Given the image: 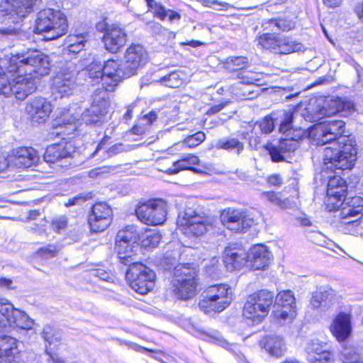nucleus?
I'll use <instances>...</instances> for the list:
<instances>
[{
	"mask_svg": "<svg viewBox=\"0 0 363 363\" xmlns=\"http://www.w3.org/2000/svg\"><path fill=\"white\" fill-rule=\"evenodd\" d=\"M42 337L44 339V340L48 344L46 346V353L52 359H55L52 352L61 343L62 335L60 333L57 331L50 325H45L43 329Z\"/></svg>",
	"mask_w": 363,
	"mask_h": 363,
	"instance_id": "nucleus-29",
	"label": "nucleus"
},
{
	"mask_svg": "<svg viewBox=\"0 0 363 363\" xmlns=\"http://www.w3.org/2000/svg\"><path fill=\"white\" fill-rule=\"evenodd\" d=\"M294 114L291 112H285L284 118L279 125V131L284 137L281 138L277 143V147L272 150L275 153L278 150H282L286 158L289 157L299 146V141L303 139L305 130L301 128L294 127Z\"/></svg>",
	"mask_w": 363,
	"mask_h": 363,
	"instance_id": "nucleus-7",
	"label": "nucleus"
},
{
	"mask_svg": "<svg viewBox=\"0 0 363 363\" xmlns=\"http://www.w3.org/2000/svg\"><path fill=\"white\" fill-rule=\"evenodd\" d=\"M68 224L67 218L65 216H60L54 218L51 221V227L52 230L57 233H61L64 231Z\"/></svg>",
	"mask_w": 363,
	"mask_h": 363,
	"instance_id": "nucleus-53",
	"label": "nucleus"
},
{
	"mask_svg": "<svg viewBox=\"0 0 363 363\" xmlns=\"http://www.w3.org/2000/svg\"><path fill=\"white\" fill-rule=\"evenodd\" d=\"M74 152V147L70 143L52 144L47 147L44 153V160L48 163L61 162L60 166L67 167L70 164L69 160Z\"/></svg>",
	"mask_w": 363,
	"mask_h": 363,
	"instance_id": "nucleus-18",
	"label": "nucleus"
},
{
	"mask_svg": "<svg viewBox=\"0 0 363 363\" xmlns=\"http://www.w3.org/2000/svg\"><path fill=\"white\" fill-rule=\"evenodd\" d=\"M363 214V199L359 196L344 199L342 207L338 210L340 218H353Z\"/></svg>",
	"mask_w": 363,
	"mask_h": 363,
	"instance_id": "nucleus-28",
	"label": "nucleus"
},
{
	"mask_svg": "<svg viewBox=\"0 0 363 363\" xmlns=\"http://www.w3.org/2000/svg\"><path fill=\"white\" fill-rule=\"evenodd\" d=\"M79 74L80 72L74 62L66 63L52 79V93L55 97L61 98L72 95L82 84L77 79Z\"/></svg>",
	"mask_w": 363,
	"mask_h": 363,
	"instance_id": "nucleus-9",
	"label": "nucleus"
},
{
	"mask_svg": "<svg viewBox=\"0 0 363 363\" xmlns=\"http://www.w3.org/2000/svg\"><path fill=\"white\" fill-rule=\"evenodd\" d=\"M316 102L317 108H315L312 104L306 108L310 113L308 116V120L311 122L320 121L325 116H331L340 112L350 113L354 109L353 102L346 98L328 97L317 100Z\"/></svg>",
	"mask_w": 363,
	"mask_h": 363,
	"instance_id": "nucleus-10",
	"label": "nucleus"
},
{
	"mask_svg": "<svg viewBox=\"0 0 363 363\" xmlns=\"http://www.w3.org/2000/svg\"><path fill=\"white\" fill-rule=\"evenodd\" d=\"M12 77L11 74H6L0 67V94L9 96L12 94Z\"/></svg>",
	"mask_w": 363,
	"mask_h": 363,
	"instance_id": "nucleus-43",
	"label": "nucleus"
},
{
	"mask_svg": "<svg viewBox=\"0 0 363 363\" xmlns=\"http://www.w3.org/2000/svg\"><path fill=\"white\" fill-rule=\"evenodd\" d=\"M222 224L235 233L246 231L254 224L253 218L246 211L228 208L220 213Z\"/></svg>",
	"mask_w": 363,
	"mask_h": 363,
	"instance_id": "nucleus-14",
	"label": "nucleus"
},
{
	"mask_svg": "<svg viewBox=\"0 0 363 363\" xmlns=\"http://www.w3.org/2000/svg\"><path fill=\"white\" fill-rule=\"evenodd\" d=\"M199 307L205 313H219L225 309L233 300V290L228 284H220L208 286Z\"/></svg>",
	"mask_w": 363,
	"mask_h": 363,
	"instance_id": "nucleus-8",
	"label": "nucleus"
},
{
	"mask_svg": "<svg viewBox=\"0 0 363 363\" xmlns=\"http://www.w3.org/2000/svg\"><path fill=\"white\" fill-rule=\"evenodd\" d=\"M257 41L264 49L277 55H289L304 50L302 43L284 35L266 33L260 35Z\"/></svg>",
	"mask_w": 363,
	"mask_h": 363,
	"instance_id": "nucleus-11",
	"label": "nucleus"
},
{
	"mask_svg": "<svg viewBox=\"0 0 363 363\" xmlns=\"http://www.w3.org/2000/svg\"><path fill=\"white\" fill-rule=\"evenodd\" d=\"M340 359L342 363H363L356 349L352 347H344L340 352Z\"/></svg>",
	"mask_w": 363,
	"mask_h": 363,
	"instance_id": "nucleus-41",
	"label": "nucleus"
},
{
	"mask_svg": "<svg viewBox=\"0 0 363 363\" xmlns=\"http://www.w3.org/2000/svg\"><path fill=\"white\" fill-rule=\"evenodd\" d=\"M276 26L277 31L282 30L284 32L291 30L294 28V23L288 19H278L277 22H272Z\"/></svg>",
	"mask_w": 363,
	"mask_h": 363,
	"instance_id": "nucleus-56",
	"label": "nucleus"
},
{
	"mask_svg": "<svg viewBox=\"0 0 363 363\" xmlns=\"http://www.w3.org/2000/svg\"><path fill=\"white\" fill-rule=\"evenodd\" d=\"M114 128H115L114 126H111V125H109V127L106 128V130H105V135H104V138L102 139L101 143L98 145L96 150L91 154L92 157H95L100 152V150L103 148V145L105 143V142L108 139L111 138V135H112V133L114 130Z\"/></svg>",
	"mask_w": 363,
	"mask_h": 363,
	"instance_id": "nucleus-60",
	"label": "nucleus"
},
{
	"mask_svg": "<svg viewBox=\"0 0 363 363\" xmlns=\"http://www.w3.org/2000/svg\"><path fill=\"white\" fill-rule=\"evenodd\" d=\"M218 147L228 150H235L240 154L243 150V144L238 140L233 138L227 140H220L217 145Z\"/></svg>",
	"mask_w": 363,
	"mask_h": 363,
	"instance_id": "nucleus-48",
	"label": "nucleus"
},
{
	"mask_svg": "<svg viewBox=\"0 0 363 363\" xmlns=\"http://www.w3.org/2000/svg\"><path fill=\"white\" fill-rule=\"evenodd\" d=\"M85 74L89 77L90 82L95 84L104 78V65L97 60H94L87 67Z\"/></svg>",
	"mask_w": 363,
	"mask_h": 363,
	"instance_id": "nucleus-33",
	"label": "nucleus"
},
{
	"mask_svg": "<svg viewBox=\"0 0 363 363\" xmlns=\"http://www.w3.org/2000/svg\"><path fill=\"white\" fill-rule=\"evenodd\" d=\"M206 139V135L201 131L187 137L182 143H179L176 145L180 147L187 146L189 147H195L203 143Z\"/></svg>",
	"mask_w": 363,
	"mask_h": 363,
	"instance_id": "nucleus-45",
	"label": "nucleus"
},
{
	"mask_svg": "<svg viewBox=\"0 0 363 363\" xmlns=\"http://www.w3.org/2000/svg\"><path fill=\"white\" fill-rule=\"evenodd\" d=\"M238 78L241 83L245 84H252L259 81L257 74L251 71H242L238 74Z\"/></svg>",
	"mask_w": 363,
	"mask_h": 363,
	"instance_id": "nucleus-54",
	"label": "nucleus"
},
{
	"mask_svg": "<svg viewBox=\"0 0 363 363\" xmlns=\"http://www.w3.org/2000/svg\"><path fill=\"white\" fill-rule=\"evenodd\" d=\"M9 323L19 329L30 330L33 328L34 321L25 312L17 309Z\"/></svg>",
	"mask_w": 363,
	"mask_h": 363,
	"instance_id": "nucleus-32",
	"label": "nucleus"
},
{
	"mask_svg": "<svg viewBox=\"0 0 363 363\" xmlns=\"http://www.w3.org/2000/svg\"><path fill=\"white\" fill-rule=\"evenodd\" d=\"M277 308H296V300L293 292L290 290L280 291L275 299Z\"/></svg>",
	"mask_w": 363,
	"mask_h": 363,
	"instance_id": "nucleus-35",
	"label": "nucleus"
},
{
	"mask_svg": "<svg viewBox=\"0 0 363 363\" xmlns=\"http://www.w3.org/2000/svg\"><path fill=\"white\" fill-rule=\"evenodd\" d=\"M79 119V115L73 113L70 108L65 109L60 112V116L55 120V126H62V125H72Z\"/></svg>",
	"mask_w": 363,
	"mask_h": 363,
	"instance_id": "nucleus-38",
	"label": "nucleus"
},
{
	"mask_svg": "<svg viewBox=\"0 0 363 363\" xmlns=\"http://www.w3.org/2000/svg\"><path fill=\"white\" fill-rule=\"evenodd\" d=\"M39 159V154L34 148L21 147L15 150L11 162L18 168H28L35 165Z\"/></svg>",
	"mask_w": 363,
	"mask_h": 363,
	"instance_id": "nucleus-23",
	"label": "nucleus"
},
{
	"mask_svg": "<svg viewBox=\"0 0 363 363\" xmlns=\"http://www.w3.org/2000/svg\"><path fill=\"white\" fill-rule=\"evenodd\" d=\"M267 182L272 186H279L282 184V178L279 174H274L268 177Z\"/></svg>",
	"mask_w": 363,
	"mask_h": 363,
	"instance_id": "nucleus-63",
	"label": "nucleus"
},
{
	"mask_svg": "<svg viewBox=\"0 0 363 363\" xmlns=\"http://www.w3.org/2000/svg\"><path fill=\"white\" fill-rule=\"evenodd\" d=\"M351 320V315L346 313H340L333 320L330 330L338 341H344L350 336L352 332Z\"/></svg>",
	"mask_w": 363,
	"mask_h": 363,
	"instance_id": "nucleus-22",
	"label": "nucleus"
},
{
	"mask_svg": "<svg viewBox=\"0 0 363 363\" xmlns=\"http://www.w3.org/2000/svg\"><path fill=\"white\" fill-rule=\"evenodd\" d=\"M115 249L117 252L118 258L121 263L128 266L135 262V259L133 257V248L130 245L121 243V246L119 247L118 242L116 240Z\"/></svg>",
	"mask_w": 363,
	"mask_h": 363,
	"instance_id": "nucleus-34",
	"label": "nucleus"
},
{
	"mask_svg": "<svg viewBox=\"0 0 363 363\" xmlns=\"http://www.w3.org/2000/svg\"><path fill=\"white\" fill-rule=\"evenodd\" d=\"M273 292L259 290L247 296L243 306V316L254 324L262 323L269 314L274 301Z\"/></svg>",
	"mask_w": 363,
	"mask_h": 363,
	"instance_id": "nucleus-5",
	"label": "nucleus"
},
{
	"mask_svg": "<svg viewBox=\"0 0 363 363\" xmlns=\"http://www.w3.org/2000/svg\"><path fill=\"white\" fill-rule=\"evenodd\" d=\"M58 251L59 249L57 245L54 244H50L38 250L36 254L38 256L43 259H49L55 257L57 255Z\"/></svg>",
	"mask_w": 363,
	"mask_h": 363,
	"instance_id": "nucleus-51",
	"label": "nucleus"
},
{
	"mask_svg": "<svg viewBox=\"0 0 363 363\" xmlns=\"http://www.w3.org/2000/svg\"><path fill=\"white\" fill-rule=\"evenodd\" d=\"M223 262L229 271L240 269L247 262V254L241 249L226 247Z\"/></svg>",
	"mask_w": 363,
	"mask_h": 363,
	"instance_id": "nucleus-27",
	"label": "nucleus"
},
{
	"mask_svg": "<svg viewBox=\"0 0 363 363\" xmlns=\"http://www.w3.org/2000/svg\"><path fill=\"white\" fill-rule=\"evenodd\" d=\"M125 69H127L128 76L136 74L138 69L141 68L146 62L147 52L144 48L139 45H132L126 50L125 54Z\"/></svg>",
	"mask_w": 363,
	"mask_h": 363,
	"instance_id": "nucleus-20",
	"label": "nucleus"
},
{
	"mask_svg": "<svg viewBox=\"0 0 363 363\" xmlns=\"http://www.w3.org/2000/svg\"><path fill=\"white\" fill-rule=\"evenodd\" d=\"M86 200L85 196L82 195L69 199L68 202L66 203L67 206H71L74 205L82 204Z\"/></svg>",
	"mask_w": 363,
	"mask_h": 363,
	"instance_id": "nucleus-64",
	"label": "nucleus"
},
{
	"mask_svg": "<svg viewBox=\"0 0 363 363\" xmlns=\"http://www.w3.org/2000/svg\"><path fill=\"white\" fill-rule=\"evenodd\" d=\"M345 123L341 120L325 121L316 124L314 135L318 145L329 143L324 149L323 162L326 169L331 170L350 169L356 160L357 150L347 144L345 133Z\"/></svg>",
	"mask_w": 363,
	"mask_h": 363,
	"instance_id": "nucleus-2",
	"label": "nucleus"
},
{
	"mask_svg": "<svg viewBox=\"0 0 363 363\" xmlns=\"http://www.w3.org/2000/svg\"><path fill=\"white\" fill-rule=\"evenodd\" d=\"M247 59L245 57H233L228 58L226 67L231 72L244 69L247 64Z\"/></svg>",
	"mask_w": 363,
	"mask_h": 363,
	"instance_id": "nucleus-47",
	"label": "nucleus"
},
{
	"mask_svg": "<svg viewBox=\"0 0 363 363\" xmlns=\"http://www.w3.org/2000/svg\"><path fill=\"white\" fill-rule=\"evenodd\" d=\"M346 182L340 176L331 177L328 183L327 196L325 199L326 208L329 211L339 210L342 207L345 193Z\"/></svg>",
	"mask_w": 363,
	"mask_h": 363,
	"instance_id": "nucleus-15",
	"label": "nucleus"
},
{
	"mask_svg": "<svg viewBox=\"0 0 363 363\" xmlns=\"http://www.w3.org/2000/svg\"><path fill=\"white\" fill-rule=\"evenodd\" d=\"M161 240V235L156 230H147L141 241L142 246L145 248L156 247Z\"/></svg>",
	"mask_w": 363,
	"mask_h": 363,
	"instance_id": "nucleus-39",
	"label": "nucleus"
},
{
	"mask_svg": "<svg viewBox=\"0 0 363 363\" xmlns=\"http://www.w3.org/2000/svg\"><path fill=\"white\" fill-rule=\"evenodd\" d=\"M257 128L259 130L262 134H269L273 131L274 128V123L273 118L269 116H265L263 119L256 123L254 128L255 134L257 133Z\"/></svg>",
	"mask_w": 363,
	"mask_h": 363,
	"instance_id": "nucleus-46",
	"label": "nucleus"
},
{
	"mask_svg": "<svg viewBox=\"0 0 363 363\" xmlns=\"http://www.w3.org/2000/svg\"><path fill=\"white\" fill-rule=\"evenodd\" d=\"M91 274L104 281H108L110 278L108 273L102 269H93L91 272Z\"/></svg>",
	"mask_w": 363,
	"mask_h": 363,
	"instance_id": "nucleus-62",
	"label": "nucleus"
},
{
	"mask_svg": "<svg viewBox=\"0 0 363 363\" xmlns=\"http://www.w3.org/2000/svg\"><path fill=\"white\" fill-rule=\"evenodd\" d=\"M184 281H174L173 282V291L175 296L179 299H189L194 297L196 294V282L194 281V294L188 297H182V294L187 292V286H182Z\"/></svg>",
	"mask_w": 363,
	"mask_h": 363,
	"instance_id": "nucleus-49",
	"label": "nucleus"
},
{
	"mask_svg": "<svg viewBox=\"0 0 363 363\" xmlns=\"http://www.w3.org/2000/svg\"><path fill=\"white\" fill-rule=\"evenodd\" d=\"M104 78L103 88L96 89L92 94V103L82 114V121L86 124H97L103 123L109 107L108 91L114 90L115 86L128 76L125 65L118 61L108 60L104 64Z\"/></svg>",
	"mask_w": 363,
	"mask_h": 363,
	"instance_id": "nucleus-3",
	"label": "nucleus"
},
{
	"mask_svg": "<svg viewBox=\"0 0 363 363\" xmlns=\"http://www.w3.org/2000/svg\"><path fill=\"white\" fill-rule=\"evenodd\" d=\"M215 219L201 216L191 208L186 209L177 218L178 229L188 238H197L204 235L213 228Z\"/></svg>",
	"mask_w": 363,
	"mask_h": 363,
	"instance_id": "nucleus-6",
	"label": "nucleus"
},
{
	"mask_svg": "<svg viewBox=\"0 0 363 363\" xmlns=\"http://www.w3.org/2000/svg\"><path fill=\"white\" fill-rule=\"evenodd\" d=\"M167 265V269L174 268V274L178 277L174 281H184L182 286H187V292L182 294V297H188L194 294V281H196V272L194 268H190V264H177L176 259H169L165 257L163 261Z\"/></svg>",
	"mask_w": 363,
	"mask_h": 363,
	"instance_id": "nucleus-16",
	"label": "nucleus"
},
{
	"mask_svg": "<svg viewBox=\"0 0 363 363\" xmlns=\"http://www.w3.org/2000/svg\"><path fill=\"white\" fill-rule=\"evenodd\" d=\"M272 257L270 252L264 245H256L247 255V262L255 270L264 269L269 266Z\"/></svg>",
	"mask_w": 363,
	"mask_h": 363,
	"instance_id": "nucleus-26",
	"label": "nucleus"
},
{
	"mask_svg": "<svg viewBox=\"0 0 363 363\" xmlns=\"http://www.w3.org/2000/svg\"><path fill=\"white\" fill-rule=\"evenodd\" d=\"M52 110L51 103L45 98L35 96L30 99L25 107L26 113L30 117L33 122H45L50 116Z\"/></svg>",
	"mask_w": 363,
	"mask_h": 363,
	"instance_id": "nucleus-19",
	"label": "nucleus"
},
{
	"mask_svg": "<svg viewBox=\"0 0 363 363\" xmlns=\"http://www.w3.org/2000/svg\"><path fill=\"white\" fill-rule=\"evenodd\" d=\"M135 240V236L134 234L128 230H122L118 231L116 238V240L118 242L119 247H121V243H127L131 245V243L134 242Z\"/></svg>",
	"mask_w": 363,
	"mask_h": 363,
	"instance_id": "nucleus-52",
	"label": "nucleus"
},
{
	"mask_svg": "<svg viewBox=\"0 0 363 363\" xmlns=\"http://www.w3.org/2000/svg\"><path fill=\"white\" fill-rule=\"evenodd\" d=\"M259 346L270 356L277 358L284 356L286 351L285 340L281 336L277 335L264 336L259 341Z\"/></svg>",
	"mask_w": 363,
	"mask_h": 363,
	"instance_id": "nucleus-24",
	"label": "nucleus"
},
{
	"mask_svg": "<svg viewBox=\"0 0 363 363\" xmlns=\"http://www.w3.org/2000/svg\"><path fill=\"white\" fill-rule=\"evenodd\" d=\"M262 198L267 200L281 209H287L293 206V203L289 199H282L280 194L274 191H264L262 194Z\"/></svg>",
	"mask_w": 363,
	"mask_h": 363,
	"instance_id": "nucleus-36",
	"label": "nucleus"
},
{
	"mask_svg": "<svg viewBox=\"0 0 363 363\" xmlns=\"http://www.w3.org/2000/svg\"><path fill=\"white\" fill-rule=\"evenodd\" d=\"M113 211L106 203L99 202L92 206L88 222L91 230L95 233L106 230L112 221Z\"/></svg>",
	"mask_w": 363,
	"mask_h": 363,
	"instance_id": "nucleus-17",
	"label": "nucleus"
},
{
	"mask_svg": "<svg viewBox=\"0 0 363 363\" xmlns=\"http://www.w3.org/2000/svg\"><path fill=\"white\" fill-rule=\"evenodd\" d=\"M311 363H329L331 360V354L329 351L323 352L318 355H315L312 359H308Z\"/></svg>",
	"mask_w": 363,
	"mask_h": 363,
	"instance_id": "nucleus-57",
	"label": "nucleus"
},
{
	"mask_svg": "<svg viewBox=\"0 0 363 363\" xmlns=\"http://www.w3.org/2000/svg\"><path fill=\"white\" fill-rule=\"evenodd\" d=\"M340 227L344 230L345 233L354 234L357 233V227L359 225V221L358 218H348L344 219L340 218Z\"/></svg>",
	"mask_w": 363,
	"mask_h": 363,
	"instance_id": "nucleus-50",
	"label": "nucleus"
},
{
	"mask_svg": "<svg viewBox=\"0 0 363 363\" xmlns=\"http://www.w3.org/2000/svg\"><path fill=\"white\" fill-rule=\"evenodd\" d=\"M160 82L170 88L179 87L184 82V79L181 76V72L178 71L172 72L160 79Z\"/></svg>",
	"mask_w": 363,
	"mask_h": 363,
	"instance_id": "nucleus-40",
	"label": "nucleus"
},
{
	"mask_svg": "<svg viewBox=\"0 0 363 363\" xmlns=\"http://www.w3.org/2000/svg\"><path fill=\"white\" fill-rule=\"evenodd\" d=\"M49 69V57L39 50L24 48L12 55L7 66L12 77L11 95L24 100L37 89L33 74L46 75Z\"/></svg>",
	"mask_w": 363,
	"mask_h": 363,
	"instance_id": "nucleus-1",
	"label": "nucleus"
},
{
	"mask_svg": "<svg viewBox=\"0 0 363 363\" xmlns=\"http://www.w3.org/2000/svg\"><path fill=\"white\" fill-rule=\"evenodd\" d=\"M128 266L125 277L130 281L131 288L140 294H146L152 290L155 273L140 262H134Z\"/></svg>",
	"mask_w": 363,
	"mask_h": 363,
	"instance_id": "nucleus-12",
	"label": "nucleus"
},
{
	"mask_svg": "<svg viewBox=\"0 0 363 363\" xmlns=\"http://www.w3.org/2000/svg\"><path fill=\"white\" fill-rule=\"evenodd\" d=\"M0 352L1 361L5 363H18L19 350L17 340L8 335L0 337Z\"/></svg>",
	"mask_w": 363,
	"mask_h": 363,
	"instance_id": "nucleus-25",
	"label": "nucleus"
},
{
	"mask_svg": "<svg viewBox=\"0 0 363 363\" xmlns=\"http://www.w3.org/2000/svg\"><path fill=\"white\" fill-rule=\"evenodd\" d=\"M334 297V291L332 289L318 290L313 294L311 303L313 308L328 307Z\"/></svg>",
	"mask_w": 363,
	"mask_h": 363,
	"instance_id": "nucleus-31",
	"label": "nucleus"
},
{
	"mask_svg": "<svg viewBox=\"0 0 363 363\" xmlns=\"http://www.w3.org/2000/svg\"><path fill=\"white\" fill-rule=\"evenodd\" d=\"M274 147H277V144H268L266 145V149L269 152V154L271 157L272 162H279L285 161L286 159L284 153H282V150H278L275 153L272 152V149Z\"/></svg>",
	"mask_w": 363,
	"mask_h": 363,
	"instance_id": "nucleus-55",
	"label": "nucleus"
},
{
	"mask_svg": "<svg viewBox=\"0 0 363 363\" xmlns=\"http://www.w3.org/2000/svg\"><path fill=\"white\" fill-rule=\"evenodd\" d=\"M35 30L37 33L47 34L49 40L58 38L68 30L66 16L59 10L43 9L38 13Z\"/></svg>",
	"mask_w": 363,
	"mask_h": 363,
	"instance_id": "nucleus-4",
	"label": "nucleus"
},
{
	"mask_svg": "<svg viewBox=\"0 0 363 363\" xmlns=\"http://www.w3.org/2000/svg\"><path fill=\"white\" fill-rule=\"evenodd\" d=\"M123 151V147L121 144H118L113 145L108 150L104 152V155L102 157L103 160L106 158L113 157Z\"/></svg>",
	"mask_w": 363,
	"mask_h": 363,
	"instance_id": "nucleus-61",
	"label": "nucleus"
},
{
	"mask_svg": "<svg viewBox=\"0 0 363 363\" xmlns=\"http://www.w3.org/2000/svg\"><path fill=\"white\" fill-rule=\"evenodd\" d=\"M167 203L162 199H151L138 205L135 209L137 218L148 225L163 224L167 218Z\"/></svg>",
	"mask_w": 363,
	"mask_h": 363,
	"instance_id": "nucleus-13",
	"label": "nucleus"
},
{
	"mask_svg": "<svg viewBox=\"0 0 363 363\" xmlns=\"http://www.w3.org/2000/svg\"><path fill=\"white\" fill-rule=\"evenodd\" d=\"M149 8L150 9L154 10L155 15L162 20H164L166 17H167V11L165 8L157 3V1H154L152 6H150Z\"/></svg>",
	"mask_w": 363,
	"mask_h": 363,
	"instance_id": "nucleus-58",
	"label": "nucleus"
},
{
	"mask_svg": "<svg viewBox=\"0 0 363 363\" xmlns=\"http://www.w3.org/2000/svg\"><path fill=\"white\" fill-rule=\"evenodd\" d=\"M325 346L318 340L308 341L305 348L307 359H312L315 355H318L323 352H327L328 350L325 348Z\"/></svg>",
	"mask_w": 363,
	"mask_h": 363,
	"instance_id": "nucleus-44",
	"label": "nucleus"
},
{
	"mask_svg": "<svg viewBox=\"0 0 363 363\" xmlns=\"http://www.w3.org/2000/svg\"><path fill=\"white\" fill-rule=\"evenodd\" d=\"M199 162V160L197 156L194 155H188L182 159L174 162L173 164V167L169 168L167 170V172L169 174H175L181 170L184 169H190L194 171L195 169L192 168L191 166L197 164Z\"/></svg>",
	"mask_w": 363,
	"mask_h": 363,
	"instance_id": "nucleus-30",
	"label": "nucleus"
},
{
	"mask_svg": "<svg viewBox=\"0 0 363 363\" xmlns=\"http://www.w3.org/2000/svg\"><path fill=\"white\" fill-rule=\"evenodd\" d=\"M80 42H77L76 44H68V45L66 48V52L68 54H77L82 51L84 46L85 43H86V40H80Z\"/></svg>",
	"mask_w": 363,
	"mask_h": 363,
	"instance_id": "nucleus-59",
	"label": "nucleus"
},
{
	"mask_svg": "<svg viewBox=\"0 0 363 363\" xmlns=\"http://www.w3.org/2000/svg\"><path fill=\"white\" fill-rule=\"evenodd\" d=\"M295 316V308H277L274 311V318L281 325L290 323Z\"/></svg>",
	"mask_w": 363,
	"mask_h": 363,
	"instance_id": "nucleus-42",
	"label": "nucleus"
},
{
	"mask_svg": "<svg viewBox=\"0 0 363 363\" xmlns=\"http://www.w3.org/2000/svg\"><path fill=\"white\" fill-rule=\"evenodd\" d=\"M125 32L117 26L108 27L103 36L105 48L112 53L119 51L126 43Z\"/></svg>",
	"mask_w": 363,
	"mask_h": 363,
	"instance_id": "nucleus-21",
	"label": "nucleus"
},
{
	"mask_svg": "<svg viewBox=\"0 0 363 363\" xmlns=\"http://www.w3.org/2000/svg\"><path fill=\"white\" fill-rule=\"evenodd\" d=\"M18 308H15L10 301L6 298L0 297V315L5 318L6 320H3L6 325V321L9 323L13 317L14 312ZM0 320H2L1 318ZM6 326H4L5 328ZM4 328V327L2 328Z\"/></svg>",
	"mask_w": 363,
	"mask_h": 363,
	"instance_id": "nucleus-37",
	"label": "nucleus"
}]
</instances>
